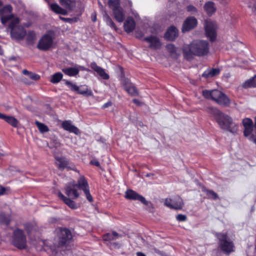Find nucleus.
<instances>
[{
    "mask_svg": "<svg viewBox=\"0 0 256 256\" xmlns=\"http://www.w3.org/2000/svg\"><path fill=\"white\" fill-rule=\"evenodd\" d=\"M202 191L205 192L206 196L210 198L216 200L218 198L217 194L212 190H208L205 188H202Z\"/></svg>",
    "mask_w": 256,
    "mask_h": 256,
    "instance_id": "34",
    "label": "nucleus"
},
{
    "mask_svg": "<svg viewBox=\"0 0 256 256\" xmlns=\"http://www.w3.org/2000/svg\"><path fill=\"white\" fill-rule=\"evenodd\" d=\"M144 40L149 44L150 48L155 50L160 48L162 45L159 38L155 36H151L146 37L144 39Z\"/></svg>",
    "mask_w": 256,
    "mask_h": 256,
    "instance_id": "17",
    "label": "nucleus"
},
{
    "mask_svg": "<svg viewBox=\"0 0 256 256\" xmlns=\"http://www.w3.org/2000/svg\"><path fill=\"white\" fill-rule=\"evenodd\" d=\"M96 14H92V20L93 22H96Z\"/></svg>",
    "mask_w": 256,
    "mask_h": 256,
    "instance_id": "56",
    "label": "nucleus"
},
{
    "mask_svg": "<svg viewBox=\"0 0 256 256\" xmlns=\"http://www.w3.org/2000/svg\"><path fill=\"white\" fill-rule=\"evenodd\" d=\"M0 118L4 120L5 122L13 127H16L18 125V120L12 116H9L0 112Z\"/></svg>",
    "mask_w": 256,
    "mask_h": 256,
    "instance_id": "22",
    "label": "nucleus"
},
{
    "mask_svg": "<svg viewBox=\"0 0 256 256\" xmlns=\"http://www.w3.org/2000/svg\"><path fill=\"white\" fill-rule=\"evenodd\" d=\"M244 88L256 87V74L252 78L246 80L242 84Z\"/></svg>",
    "mask_w": 256,
    "mask_h": 256,
    "instance_id": "29",
    "label": "nucleus"
},
{
    "mask_svg": "<svg viewBox=\"0 0 256 256\" xmlns=\"http://www.w3.org/2000/svg\"><path fill=\"white\" fill-rule=\"evenodd\" d=\"M164 204L170 208L180 210L182 208L184 202L180 197L176 196L166 198L164 201Z\"/></svg>",
    "mask_w": 256,
    "mask_h": 256,
    "instance_id": "11",
    "label": "nucleus"
},
{
    "mask_svg": "<svg viewBox=\"0 0 256 256\" xmlns=\"http://www.w3.org/2000/svg\"><path fill=\"white\" fill-rule=\"evenodd\" d=\"M62 72L70 76H74L77 75L80 72L78 67H72L62 69Z\"/></svg>",
    "mask_w": 256,
    "mask_h": 256,
    "instance_id": "25",
    "label": "nucleus"
},
{
    "mask_svg": "<svg viewBox=\"0 0 256 256\" xmlns=\"http://www.w3.org/2000/svg\"><path fill=\"white\" fill-rule=\"evenodd\" d=\"M204 28L206 36L211 41L214 40L216 36V30L218 28L216 22L210 19L205 20Z\"/></svg>",
    "mask_w": 256,
    "mask_h": 256,
    "instance_id": "10",
    "label": "nucleus"
},
{
    "mask_svg": "<svg viewBox=\"0 0 256 256\" xmlns=\"http://www.w3.org/2000/svg\"><path fill=\"white\" fill-rule=\"evenodd\" d=\"M124 30L127 32H132L135 28V22L131 17H128L124 22Z\"/></svg>",
    "mask_w": 256,
    "mask_h": 256,
    "instance_id": "23",
    "label": "nucleus"
},
{
    "mask_svg": "<svg viewBox=\"0 0 256 256\" xmlns=\"http://www.w3.org/2000/svg\"><path fill=\"white\" fill-rule=\"evenodd\" d=\"M254 128L256 129V118H255L254 120Z\"/></svg>",
    "mask_w": 256,
    "mask_h": 256,
    "instance_id": "59",
    "label": "nucleus"
},
{
    "mask_svg": "<svg viewBox=\"0 0 256 256\" xmlns=\"http://www.w3.org/2000/svg\"><path fill=\"white\" fill-rule=\"evenodd\" d=\"M219 240V248L226 254L234 252V246L233 242L228 238L226 234L220 233L217 234Z\"/></svg>",
    "mask_w": 256,
    "mask_h": 256,
    "instance_id": "6",
    "label": "nucleus"
},
{
    "mask_svg": "<svg viewBox=\"0 0 256 256\" xmlns=\"http://www.w3.org/2000/svg\"><path fill=\"white\" fill-rule=\"evenodd\" d=\"M108 4L115 20L119 22H122L125 15L123 9L120 6V0H109Z\"/></svg>",
    "mask_w": 256,
    "mask_h": 256,
    "instance_id": "7",
    "label": "nucleus"
},
{
    "mask_svg": "<svg viewBox=\"0 0 256 256\" xmlns=\"http://www.w3.org/2000/svg\"><path fill=\"white\" fill-rule=\"evenodd\" d=\"M5 217L6 216L4 214H1L0 215V222L8 224V222L5 218Z\"/></svg>",
    "mask_w": 256,
    "mask_h": 256,
    "instance_id": "48",
    "label": "nucleus"
},
{
    "mask_svg": "<svg viewBox=\"0 0 256 256\" xmlns=\"http://www.w3.org/2000/svg\"><path fill=\"white\" fill-rule=\"evenodd\" d=\"M4 54V50L2 49V47L0 46V55H2Z\"/></svg>",
    "mask_w": 256,
    "mask_h": 256,
    "instance_id": "57",
    "label": "nucleus"
},
{
    "mask_svg": "<svg viewBox=\"0 0 256 256\" xmlns=\"http://www.w3.org/2000/svg\"><path fill=\"white\" fill-rule=\"evenodd\" d=\"M104 20L108 26H110L112 28L116 29L115 24L106 12L104 14Z\"/></svg>",
    "mask_w": 256,
    "mask_h": 256,
    "instance_id": "33",
    "label": "nucleus"
},
{
    "mask_svg": "<svg viewBox=\"0 0 256 256\" xmlns=\"http://www.w3.org/2000/svg\"><path fill=\"white\" fill-rule=\"evenodd\" d=\"M12 7L7 5L0 10L1 22L3 24L9 22L8 27L10 29V36L14 40H23L26 35V30L20 25V20L11 14Z\"/></svg>",
    "mask_w": 256,
    "mask_h": 256,
    "instance_id": "1",
    "label": "nucleus"
},
{
    "mask_svg": "<svg viewBox=\"0 0 256 256\" xmlns=\"http://www.w3.org/2000/svg\"><path fill=\"white\" fill-rule=\"evenodd\" d=\"M220 72L218 68L208 69L202 74V76L206 78H211L218 74Z\"/></svg>",
    "mask_w": 256,
    "mask_h": 256,
    "instance_id": "27",
    "label": "nucleus"
},
{
    "mask_svg": "<svg viewBox=\"0 0 256 256\" xmlns=\"http://www.w3.org/2000/svg\"><path fill=\"white\" fill-rule=\"evenodd\" d=\"M120 80L124 88L128 94L132 96H136L138 94L136 88L128 78L125 77H122Z\"/></svg>",
    "mask_w": 256,
    "mask_h": 256,
    "instance_id": "13",
    "label": "nucleus"
},
{
    "mask_svg": "<svg viewBox=\"0 0 256 256\" xmlns=\"http://www.w3.org/2000/svg\"><path fill=\"white\" fill-rule=\"evenodd\" d=\"M78 183L79 186L80 187V188L84 190L88 200L90 202H92L93 199L92 196L90 193L88 183L83 176L80 178L78 180Z\"/></svg>",
    "mask_w": 256,
    "mask_h": 256,
    "instance_id": "16",
    "label": "nucleus"
},
{
    "mask_svg": "<svg viewBox=\"0 0 256 256\" xmlns=\"http://www.w3.org/2000/svg\"><path fill=\"white\" fill-rule=\"evenodd\" d=\"M125 197L127 199L138 200L146 205L148 204V202L144 196L132 190H128L126 192Z\"/></svg>",
    "mask_w": 256,
    "mask_h": 256,
    "instance_id": "14",
    "label": "nucleus"
},
{
    "mask_svg": "<svg viewBox=\"0 0 256 256\" xmlns=\"http://www.w3.org/2000/svg\"><path fill=\"white\" fill-rule=\"evenodd\" d=\"M122 237V235L118 234L116 232L112 233H108L103 236V240L104 241H112L119 239Z\"/></svg>",
    "mask_w": 256,
    "mask_h": 256,
    "instance_id": "26",
    "label": "nucleus"
},
{
    "mask_svg": "<svg viewBox=\"0 0 256 256\" xmlns=\"http://www.w3.org/2000/svg\"><path fill=\"white\" fill-rule=\"evenodd\" d=\"M166 48L170 54L174 56L179 54L178 48L174 46L173 44H168L166 46Z\"/></svg>",
    "mask_w": 256,
    "mask_h": 256,
    "instance_id": "31",
    "label": "nucleus"
},
{
    "mask_svg": "<svg viewBox=\"0 0 256 256\" xmlns=\"http://www.w3.org/2000/svg\"><path fill=\"white\" fill-rule=\"evenodd\" d=\"M198 24L197 20L193 16L188 17L184 22L182 30L183 32L190 31L196 26Z\"/></svg>",
    "mask_w": 256,
    "mask_h": 256,
    "instance_id": "15",
    "label": "nucleus"
},
{
    "mask_svg": "<svg viewBox=\"0 0 256 256\" xmlns=\"http://www.w3.org/2000/svg\"><path fill=\"white\" fill-rule=\"evenodd\" d=\"M30 72L28 70H24L23 71H22V74H26V75H30Z\"/></svg>",
    "mask_w": 256,
    "mask_h": 256,
    "instance_id": "53",
    "label": "nucleus"
},
{
    "mask_svg": "<svg viewBox=\"0 0 256 256\" xmlns=\"http://www.w3.org/2000/svg\"><path fill=\"white\" fill-rule=\"evenodd\" d=\"M210 50V45L208 41L205 40H194L189 44L183 47L184 58L191 60L194 56H206Z\"/></svg>",
    "mask_w": 256,
    "mask_h": 256,
    "instance_id": "2",
    "label": "nucleus"
},
{
    "mask_svg": "<svg viewBox=\"0 0 256 256\" xmlns=\"http://www.w3.org/2000/svg\"><path fill=\"white\" fill-rule=\"evenodd\" d=\"M29 76L30 78L34 80H38L40 78V76L38 74H32L30 72Z\"/></svg>",
    "mask_w": 256,
    "mask_h": 256,
    "instance_id": "45",
    "label": "nucleus"
},
{
    "mask_svg": "<svg viewBox=\"0 0 256 256\" xmlns=\"http://www.w3.org/2000/svg\"><path fill=\"white\" fill-rule=\"evenodd\" d=\"M35 124L38 126L40 131L42 133L47 132L49 130L48 127L44 124L38 121H36Z\"/></svg>",
    "mask_w": 256,
    "mask_h": 256,
    "instance_id": "36",
    "label": "nucleus"
},
{
    "mask_svg": "<svg viewBox=\"0 0 256 256\" xmlns=\"http://www.w3.org/2000/svg\"><path fill=\"white\" fill-rule=\"evenodd\" d=\"M67 164L68 163L66 161L60 160V163L58 164V168L60 169H63L66 166Z\"/></svg>",
    "mask_w": 256,
    "mask_h": 256,
    "instance_id": "42",
    "label": "nucleus"
},
{
    "mask_svg": "<svg viewBox=\"0 0 256 256\" xmlns=\"http://www.w3.org/2000/svg\"><path fill=\"white\" fill-rule=\"evenodd\" d=\"M2 5V2L0 0V6H1Z\"/></svg>",
    "mask_w": 256,
    "mask_h": 256,
    "instance_id": "61",
    "label": "nucleus"
},
{
    "mask_svg": "<svg viewBox=\"0 0 256 256\" xmlns=\"http://www.w3.org/2000/svg\"><path fill=\"white\" fill-rule=\"evenodd\" d=\"M36 38V35L34 32L29 31L27 34V41L28 42H32Z\"/></svg>",
    "mask_w": 256,
    "mask_h": 256,
    "instance_id": "38",
    "label": "nucleus"
},
{
    "mask_svg": "<svg viewBox=\"0 0 256 256\" xmlns=\"http://www.w3.org/2000/svg\"><path fill=\"white\" fill-rule=\"evenodd\" d=\"M132 10V14H134V17L136 18H137L138 16V15L137 14V12L134 11H133L132 10Z\"/></svg>",
    "mask_w": 256,
    "mask_h": 256,
    "instance_id": "52",
    "label": "nucleus"
},
{
    "mask_svg": "<svg viewBox=\"0 0 256 256\" xmlns=\"http://www.w3.org/2000/svg\"><path fill=\"white\" fill-rule=\"evenodd\" d=\"M65 84L72 91L76 92L78 90V86L70 81L66 80Z\"/></svg>",
    "mask_w": 256,
    "mask_h": 256,
    "instance_id": "37",
    "label": "nucleus"
},
{
    "mask_svg": "<svg viewBox=\"0 0 256 256\" xmlns=\"http://www.w3.org/2000/svg\"><path fill=\"white\" fill-rule=\"evenodd\" d=\"M74 0H60V4L64 6L70 8Z\"/></svg>",
    "mask_w": 256,
    "mask_h": 256,
    "instance_id": "39",
    "label": "nucleus"
},
{
    "mask_svg": "<svg viewBox=\"0 0 256 256\" xmlns=\"http://www.w3.org/2000/svg\"><path fill=\"white\" fill-rule=\"evenodd\" d=\"M133 102L138 105H140V102L138 100L134 99L133 100Z\"/></svg>",
    "mask_w": 256,
    "mask_h": 256,
    "instance_id": "54",
    "label": "nucleus"
},
{
    "mask_svg": "<svg viewBox=\"0 0 256 256\" xmlns=\"http://www.w3.org/2000/svg\"><path fill=\"white\" fill-rule=\"evenodd\" d=\"M62 77L63 75L61 72L55 73L52 76L50 82L52 84H57L62 80Z\"/></svg>",
    "mask_w": 256,
    "mask_h": 256,
    "instance_id": "32",
    "label": "nucleus"
},
{
    "mask_svg": "<svg viewBox=\"0 0 256 256\" xmlns=\"http://www.w3.org/2000/svg\"><path fill=\"white\" fill-rule=\"evenodd\" d=\"M79 188H80L79 183L78 182V184H77L74 182H72L66 186V193L68 196L75 198L79 196L78 192Z\"/></svg>",
    "mask_w": 256,
    "mask_h": 256,
    "instance_id": "12",
    "label": "nucleus"
},
{
    "mask_svg": "<svg viewBox=\"0 0 256 256\" xmlns=\"http://www.w3.org/2000/svg\"><path fill=\"white\" fill-rule=\"evenodd\" d=\"M254 11L256 13V4L254 6Z\"/></svg>",
    "mask_w": 256,
    "mask_h": 256,
    "instance_id": "60",
    "label": "nucleus"
},
{
    "mask_svg": "<svg viewBox=\"0 0 256 256\" xmlns=\"http://www.w3.org/2000/svg\"><path fill=\"white\" fill-rule=\"evenodd\" d=\"M56 246L58 249L52 248L55 254L57 256H72L71 252L69 250H60V247L62 246L72 238V236L70 232L66 229L63 228H57L56 230Z\"/></svg>",
    "mask_w": 256,
    "mask_h": 256,
    "instance_id": "4",
    "label": "nucleus"
},
{
    "mask_svg": "<svg viewBox=\"0 0 256 256\" xmlns=\"http://www.w3.org/2000/svg\"><path fill=\"white\" fill-rule=\"evenodd\" d=\"M242 124L244 128V134L245 136H248L253 132L254 124L252 120L250 118H246L242 120Z\"/></svg>",
    "mask_w": 256,
    "mask_h": 256,
    "instance_id": "18",
    "label": "nucleus"
},
{
    "mask_svg": "<svg viewBox=\"0 0 256 256\" xmlns=\"http://www.w3.org/2000/svg\"><path fill=\"white\" fill-rule=\"evenodd\" d=\"M250 140L253 142L254 143L256 144V132H252L250 136H246Z\"/></svg>",
    "mask_w": 256,
    "mask_h": 256,
    "instance_id": "41",
    "label": "nucleus"
},
{
    "mask_svg": "<svg viewBox=\"0 0 256 256\" xmlns=\"http://www.w3.org/2000/svg\"><path fill=\"white\" fill-rule=\"evenodd\" d=\"M12 243L18 248L22 249L26 246V239L24 232L20 228L16 229L13 232Z\"/></svg>",
    "mask_w": 256,
    "mask_h": 256,
    "instance_id": "9",
    "label": "nucleus"
},
{
    "mask_svg": "<svg viewBox=\"0 0 256 256\" xmlns=\"http://www.w3.org/2000/svg\"><path fill=\"white\" fill-rule=\"evenodd\" d=\"M90 66L104 80L109 79V75L106 72L104 69L98 66L95 62H92Z\"/></svg>",
    "mask_w": 256,
    "mask_h": 256,
    "instance_id": "19",
    "label": "nucleus"
},
{
    "mask_svg": "<svg viewBox=\"0 0 256 256\" xmlns=\"http://www.w3.org/2000/svg\"><path fill=\"white\" fill-rule=\"evenodd\" d=\"M186 216L184 215H183V214H178L176 216L177 220L178 221H180V222L185 221L186 220Z\"/></svg>",
    "mask_w": 256,
    "mask_h": 256,
    "instance_id": "44",
    "label": "nucleus"
},
{
    "mask_svg": "<svg viewBox=\"0 0 256 256\" xmlns=\"http://www.w3.org/2000/svg\"><path fill=\"white\" fill-rule=\"evenodd\" d=\"M209 112L214 118L220 128L232 133L236 132L238 126L233 122L232 118L228 115L214 108H210Z\"/></svg>",
    "mask_w": 256,
    "mask_h": 256,
    "instance_id": "3",
    "label": "nucleus"
},
{
    "mask_svg": "<svg viewBox=\"0 0 256 256\" xmlns=\"http://www.w3.org/2000/svg\"><path fill=\"white\" fill-rule=\"evenodd\" d=\"M202 94L205 98L212 100L220 105L228 106L230 104V99L226 94L218 90H204L202 91Z\"/></svg>",
    "mask_w": 256,
    "mask_h": 256,
    "instance_id": "5",
    "label": "nucleus"
},
{
    "mask_svg": "<svg viewBox=\"0 0 256 256\" xmlns=\"http://www.w3.org/2000/svg\"><path fill=\"white\" fill-rule=\"evenodd\" d=\"M76 67H78L80 70H84L86 71H90L89 70L86 68L84 66H76Z\"/></svg>",
    "mask_w": 256,
    "mask_h": 256,
    "instance_id": "51",
    "label": "nucleus"
},
{
    "mask_svg": "<svg viewBox=\"0 0 256 256\" xmlns=\"http://www.w3.org/2000/svg\"><path fill=\"white\" fill-rule=\"evenodd\" d=\"M204 8L208 15H212L216 10L214 3L212 2H208L206 3Z\"/></svg>",
    "mask_w": 256,
    "mask_h": 256,
    "instance_id": "28",
    "label": "nucleus"
},
{
    "mask_svg": "<svg viewBox=\"0 0 256 256\" xmlns=\"http://www.w3.org/2000/svg\"><path fill=\"white\" fill-rule=\"evenodd\" d=\"M58 197L62 200L70 208L72 209H76L78 208V205L72 200L66 197L61 192L58 194Z\"/></svg>",
    "mask_w": 256,
    "mask_h": 256,
    "instance_id": "24",
    "label": "nucleus"
},
{
    "mask_svg": "<svg viewBox=\"0 0 256 256\" xmlns=\"http://www.w3.org/2000/svg\"><path fill=\"white\" fill-rule=\"evenodd\" d=\"M8 191V188L0 186V195L7 194Z\"/></svg>",
    "mask_w": 256,
    "mask_h": 256,
    "instance_id": "47",
    "label": "nucleus"
},
{
    "mask_svg": "<svg viewBox=\"0 0 256 256\" xmlns=\"http://www.w3.org/2000/svg\"><path fill=\"white\" fill-rule=\"evenodd\" d=\"M187 10L188 12H192V14H194L197 12L196 8L194 6H193L190 5L187 7Z\"/></svg>",
    "mask_w": 256,
    "mask_h": 256,
    "instance_id": "43",
    "label": "nucleus"
},
{
    "mask_svg": "<svg viewBox=\"0 0 256 256\" xmlns=\"http://www.w3.org/2000/svg\"><path fill=\"white\" fill-rule=\"evenodd\" d=\"M24 228L28 235L30 236V235L34 234L36 230L33 224H26L24 225Z\"/></svg>",
    "mask_w": 256,
    "mask_h": 256,
    "instance_id": "35",
    "label": "nucleus"
},
{
    "mask_svg": "<svg viewBox=\"0 0 256 256\" xmlns=\"http://www.w3.org/2000/svg\"><path fill=\"white\" fill-rule=\"evenodd\" d=\"M46 1H48V0H46Z\"/></svg>",
    "mask_w": 256,
    "mask_h": 256,
    "instance_id": "62",
    "label": "nucleus"
},
{
    "mask_svg": "<svg viewBox=\"0 0 256 256\" xmlns=\"http://www.w3.org/2000/svg\"><path fill=\"white\" fill-rule=\"evenodd\" d=\"M60 18L61 20H62L64 22H69V23H72L74 22H75L76 20L73 19V18H63V17H62V16H60Z\"/></svg>",
    "mask_w": 256,
    "mask_h": 256,
    "instance_id": "46",
    "label": "nucleus"
},
{
    "mask_svg": "<svg viewBox=\"0 0 256 256\" xmlns=\"http://www.w3.org/2000/svg\"><path fill=\"white\" fill-rule=\"evenodd\" d=\"M91 163L94 165V166H100V163L97 160H92L91 161Z\"/></svg>",
    "mask_w": 256,
    "mask_h": 256,
    "instance_id": "50",
    "label": "nucleus"
},
{
    "mask_svg": "<svg viewBox=\"0 0 256 256\" xmlns=\"http://www.w3.org/2000/svg\"><path fill=\"white\" fill-rule=\"evenodd\" d=\"M50 8L52 10L56 13L63 15H66L67 14V11L66 10L62 8L57 4H52L50 5Z\"/></svg>",
    "mask_w": 256,
    "mask_h": 256,
    "instance_id": "30",
    "label": "nucleus"
},
{
    "mask_svg": "<svg viewBox=\"0 0 256 256\" xmlns=\"http://www.w3.org/2000/svg\"><path fill=\"white\" fill-rule=\"evenodd\" d=\"M78 94H86L88 96H91L92 94V92L91 90H89L87 88L85 90H80L78 88V90L76 91Z\"/></svg>",
    "mask_w": 256,
    "mask_h": 256,
    "instance_id": "40",
    "label": "nucleus"
},
{
    "mask_svg": "<svg viewBox=\"0 0 256 256\" xmlns=\"http://www.w3.org/2000/svg\"><path fill=\"white\" fill-rule=\"evenodd\" d=\"M112 102H108L103 105L102 108H106L108 107L109 106H112Z\"/></svg>",
    "mask_w": 256,
    "mask_h": 256,
    "instance_id": "49",
    "label": "nucleus"
},
{
    "mask_svg": "<svg viewBox=\"0 0 256 256\" xmlns=\"http://www.w3.org/2000/svg\"><path fill=\"white\" fill-rule=\"evenodd\" d=\"M178 36V30L174 26H170L165 34V38L169 40H174Z\"/></svg>",
    "mask_w": 256,
    "mask_h": 256,
    "instance_id": "21",
    "label": "nucleus"
},
{
    "mask_svg": "<svg viewBox=\"0 0 256 256\" xmlns=\"http://www.w3.org/2000/svg\"><path fill=\"white\" fill-rule=\"evenodd\" d=\"M128 4L130 7H132V2L131 1H128Z\"/></svg>",
    "mask_w": 256,
    "mask_h": 256,
    "instance_id": "58",
    "label": "nucleus"
},
{
    "mask_svg": "<svg viewBox=\"0 0 256 256\" xmlns=\"http://www.w3.org/2000/svg\"><path fill=\"white\" fill-rule=\"evenodd\" d=\"M62 126L64 130L70 132L74 133L76 134H78L80 133L78 129L72 124L70 120H65L63 122Z\"/></svg>",
    "mask_w": 256,
    "mask_h": 256,
    "instance_id": "20",
    "label": "nucleus"
},
{
    "mask_svg": "<svg viewBox=\"0 0 256 256\" xmlns=\"http://www.w3.org/2000/svg\"><path fill=\"white\" fill-rule=\"evenodd\" d=\"M55 45L54 35L52 34H46L43 35L39 40L36 47L40 50L46 51L54 48Z\"/></svg>",
    "mask_w": 256,
    "mask_h": 256,
    "instance_id": "8",
    "label": "nucleus"
},
{
    "mask_svg": "<svg viewBox=\"0 0 256 256\" xmlns=\"http://www.w3.org/2000/svg\"><path fill=\"white\" fill-rule=\"evenodd\" d=\"M136 256H146V255L144 253L141 252H138L136 253Z\"/></svg>",
    "mask_w": 256,
    "mask_h": 256,
    "instance_id": "55",
    "label": "nucleus"
}]
</instances>
